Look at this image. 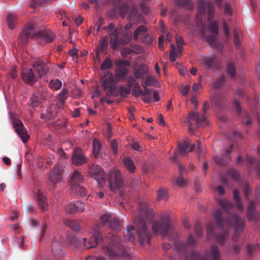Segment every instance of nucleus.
<instances>
[{"label":"nucleus","mask_w":260,"mask_h":260,"mask_svg":"<svg viewBox=\"0 0 260 260\" xmlns=\"http://www.w3.org/2000/svg\"><path fill=\"white\" fill-rule=\"evenodd\" d=\"M139 209L143 217H136L135 223L137 227V235L139 238V242L140 244L144 243V240L146 238H149V235L148 230L144 223L145 218L146 220H149L153 217L154 212L152 210H150L147 203L145 202H142L139 204Z\"/></svg>","instance_id":"1"},{"label":"nucleus","mask_w":260,"mask_h":260,"mask_svg":"<svg viewBox=\"0 0 260 260\" xmlns=\"http://www.w3.org/2000/svg\"><path fill=\"white\" fill-rule=\"evenodd\" d=\"M207 9L208 11V19L210 22V25L208 26V30L210 33L213 34H218V22L215 21L212 22L213 19V15L215 12V9L212 6V4L210 3H206L203 1H200L198 6V11L197 14V18H199L203 14H205V9Z\"/></svg>","instance_id":"2"},{"label":"nucleus","mask_w":260,"mask_h":260,"mask_svg":"<svg viewBox=\"0 0 260 260\" xmlns=\"http://www.w3.org/2000/svg\"><path fill=\"white\" fill-rule=\"evenodd\" d=\"M120 239L116 236H113L110 240L109 245L102 246L103 250L110 256H117L123 254L122 247L120 244Z\"/></svg>","instance_id":"3"},{"label":"nucleus","mask_w":260,"mask_h":260,"mask_svg":"<svg viewBox=\"0 0 260 260\" xmlns=\"http://www.w3.org/2000/svg\"><path fill=\"white\" fill-rule=\"evenodd\" d=\"M62 168L60 165L57 164L53 169L47 173V183L50 186L54 187L62 180Z\"/></svg>","instance_id":"4"},{"label":"nucleus","mask_w":260,"mask_h":260,"mask_svg":"<svg viewBox=\"0 0 260 260\" xmlns=\"http://www.w3.org/2000/svg\"><path fill=\"white\" fill-rule=\"evenodd\" d=\"M115 64L116 77L119 81L124 80L128 73L127 68L130 66L129 62L125 59H121L116 61Z\"/></svg>","instance_id":"5"},{"label":"nucleus","mask_w":260,"mask_h":260,"mask_svg":"<svg viewBox=\"0 0 260 260\" xmlns=\"http://www.w3.org/2000/svg\"><path fill=\"white\" fill-rule=\"evenodd\" d=\"M170 218L169 216L162 217L160 221H154L152 226V230L156 234H160L163 236L166 235L169 229Z\"/></svg>","instance_id":"6"},{"label":"nucleus","mask_w":260,"mask_h":260,"mask_svg":"<svg viewBox=\"0 0 260 260\" xmlns=\"http://www.w3.org/2000/svg\"><path fill=\"white\" fill-rule=\"evenodd\" d=\"M13 126L18 135L21 138V140L26 142L29 138L26 129L24 127L21 120L17 116H14L12 113H10Z\"/></svg>","instance_id":"7"},{"label":"nucleus","mask_w":260,"mask_h":260,"mask_svg":"<svg viewBox=\"0 0 260 260\" xmlns=\"http://www.w3.org/2000/svg\"><path fill=\"white\" fill-rule=\"evenodd\" d=\"M88 168L89 175L97 181L98 184L102 185L106 179L103 169L99 165L93 164L89 165Z\"/></svg>","instance_id":"8"},{"label":"nucleus","mask_w":260,"mask_h":260,"mask_svg":"<svg viewBox=\"0 0 260 260\" xmlns=\"http://www.w3.org/2000/svg\"><path fill=\"white\" fill-rule=\"evenodd\" d=\"M103 86L104 90H108L110 93H113V95L117 96L118 93L116 92V87L115 86V82L114 75L112 73H108L102 77Z\"/></svg>","instance_id":"9"},{"label":"nucleus","mask_w":260,"mask_h":260,"mask_svg":"<svg viewBox=\"0 0 260 260\" xmlns=\"http://www.w3.org/2000/svg\"><path fill=\"white\" fill-rule=\"evenodd\" d=\"M37 29V24L35 22L30 21L27 23L25 28L19 37V40L24 43L36 36Z\"/></svg>","instance_id":"10"},{"label":"nucleus","mask_w":260,"mask_h":260,"mask_svg":"<svg viewBox=\"0 0 260 260\" xmlns=\"http://www.w3.org/2000/svg\"><path fill=\"white\" fill-rule=\"evenodd\" d=\"M72 160L73 165L80 166L87 164L88 158L85 156L81 149L76 148L72 153Z\"/></svg>","instance_id":"11"},{"label":"nucleus","mask_w":260,"mask_h":260,"mask_svg":"<svg viewBox=\"0 0 260 260\" xmlns=\"http://www.w3.org/2000/svg\"><path fill=\"white\" fill-rule=\"evenodd\" d=\"M110 187L113 191H116L120 189L123 185L120 173L119 171L113 172L109 179Z\"/></svg>","instance_id":"12"},{"label":"nucleus","mask_w":260,"mask_h":260,"mask_svg":"<svg viewBox=\"0 0 260 260\" xmlns=\"http://www.w3.org/2000/svg\"><path fill=\"white\" fill-rule=\"evenodd\" d=\"M194 121L198 125H203L206 123V117L204 115H201L199 113L191 112L189 114V118L187 121L189 123V130L191 132L193 129L192 124L190 121Z\"/></svg>","instance_id":"13"},{"label":"nucleus","mask_w":260,"mask_h":260,"mask_svg":"<svg viewBox=\"0 0 260 260\" xmlns=\"http://www.w3.org/2000/svg\"><path fill=\"white\" fill-rule=\"evenodd\" d=\"M22 80L26 84L33 85L37 81V78L31 69H23L21 74Z\"/></svg>","instance_id":"14"},{"label":"nucleus","mask_w":260,"mask_h":260,"mask_svg":"<svg viewBox=\"0 0 260 260\" xmlns=\"http://www.w3.org/2000/svg\"><path fill=\"white\" fill-rule=\"evenodd\" d=\"M37 30H38V29ZM36 36H37V41L41 44L50 43L52 42L55 37V36L52 33L44 32L40 31H38V30H37Z\"/></svg>","instance_id":"15"},{"label":"nucleus","mask_w":260,"mask_h":260,"mask_svg":"<svg viewBox=\"0 0 260 260\" xmlns=\"http://www.w3.org/2000/svg\"><path fill=\"white\" fill-rule=\"evenodd\" d=\"M190 141L188 138H185L183 140L182 143H180L178 144V151L174 154V156L171 157V159L175 161L178 155L186 154L188 151L187 149L190 144Z\"/></svg>","instance_id":"16"},{"label":"nucleus","mask_w":260,"mask_h":260,"mask_svg":"<svg viewBox=\"0 0 260 260\" xmlns=\"http://www.w3.org/2000/svg\"><path fill=\"white\" fill-rule=\"evenodd\" d=\"M32 67L40 78H42L46 75L49 71L48 67L41 60L37 61L34 64Z\"/></svg>","instance_id":"17"},{"label":"nucleus","mask_w":260,"mask_h":260,"mask_svg":"<svg viewBox=\"0 0 260 260\" xmlns=\"http://www.w3.org/2000/svg\"><path fill=\"white\" fill-rule=\"evenodd\" d=\"M122 29V26L116 27L110 34L111 36L110 43L111 47L114 49L118 46V36L121 32Z\"/></svg>","instance_id":"18"},{"label":"nucleus","mask_w":260,"mask_h":260,"mask_svg":"<svg viewBox=\"0 0 260 260\" xmlns=\"http://www.w3.org/2000/svg\"><path fill=\"white\" fill-rule=\"evenodd\" d=\"M84 176L82 174L81 172L75 170L73 172L70 180V183L71 185L74 184H77L82 183L84 180Z\"/></svg>","instance_id":"19"},{"label":"nucleus","mask_w":260,"mask_h":260,"mask_svg":"<svg viewBox=\"0 0 260 260\" xmlns=\"http://www.w3.org/2000/svg\"><path fill=\"white\" fill-rule=\"evenodd\" d=\"M100 240V237H97L95 235L91 237L87 241L86 238H84V245L87 249L93 248L96 246Z\"/></svg>","instance_id":"20"},{"label":"nucleus","mask_w":260,"mask_h":260,"mask_svg":"<svg viewBox=\"0 0 260 260\" xmlns=\"http://www.w3.org/2000/svg\"><path fill=\"white\" fill-rule=\"evenodd\" d=\"M171 50L170 51V60L174 62L176 60V58L179 57L181 55V50L180 47L176 48L173 44H171Z\"/></svg>","instance_id":"21"},{"label":"nucleus","mask_w":260,"mask_h":260,"mask_svg":"<svg viewBox=\"0 0 260 260\" xmlns=\"http://www.w3.org/2000/svg\"><path fill=\"white\" fill-rule=\"evenodd\" d=\"M123 164L124 167L126 168V169L132 172L133 173L136 170V166L132 158L129 156H125L124 157L123 159Z\"/></svg>","instance_id":"22"},{"label":"nucleus","mask_w":260,"mask_h":260,"mask_svg":"<svg viewBox=\"0 0 260 260\" xmlns=\"http://www.w3.org/2000/svg\"><path fill=\"white\" fill-rule=\"evenodd\" d=\"M71 191L72 192L81 196L86 195V191L85 188L80 184L72 185L71 186Z\"/></svg>","instance_id":"23"},{"label":"nucleus","mask_w":260,"mask_h":260,"mask_svg":"<svg viewBox=\"0 0 260 260\" xmlns=\"http://www.w3.org/2000/svg\"><path fill=\"white\" fill-rule=\"evenodd\" d=\"M17 17L16 15L13 13L7 15L6 17V22L9 28L12 29L14 28L17 21Z\"/></svg>","instance_id":"24"},{"label":"nucleus","mask_w":260,"mask_h":260,"mask_svg":"<svg viewBox=\"0 0 260 260\" xmlns=\"http://www.w3.org/2000/svg\"><path fill=\"white\" fill-rule=\"evenodd\" d=\"M148 71V68L147 66L145 65H141L135 71V77L137 79L142 78L144 74H147Z\"/></svg>","instance_id":"25"},{"label":"nucleus","mask_w":260,"mask_h":260,"mask_svg":"<svg viewBox=\"0 0 260 260\" xmlns=\"http://www.w3.org/2000/svg\"><path fill=\"white\" fill-rule=\"evenodd\" d=\"M134 228L132 225L127 227L126 233L124 235V240L125 241L133 242L135 240V236L133 233Z\"/></svg>","instance_id":"26"},{"label":"nucleus","mask_w":260,"mask_h":260,"mask_svg":"<svg viewBox=\"0 0 260 260\" xmlns=\"http://www.w3.org/2000/svg\"><path fill=\"white\" fill-rule=\"evenodd\" d=\"M46 119H51L55 117L57 113V107L55 105H51L47 110Z\"/></svg>","instance_id":"27"},{"label":"nucleus","mask_w":260,"mask_h":260,"mask_svg":"<svg viewBox=\"0 0 260 260\" xmlns=\"http://www.w3.org/2000/svg\"><path fill=\"white\" fill-rule=\"evenodd\" d=\"M49 86L53 90H58L62 86V82L57 79L51 80L49 83Z\"/></svg>","instance_id":"28"},{"label":"nucleus","mask_w":260,"mask_h":260,"mask_svg":"<svg viewBox=\"0 0 260 260\" xmlns=\"http://www.w3.org/2000/svg\"><path fill=\"white\" fill-rule=\"evenodd\" d=\"M143 86L144 87V92L142 95H143L142 100L145 103H150L152 101L150 90L147 88L146 86H145L144 85H143Z\"/></svg>","instance_id":"29"},{"label":"nucleus","mask_w":260,"mask_h":260,"mask_svg":"<svg viewBox=\"0 0 260 260\" xmlns=\"http://www.w3.org/2000/svg\"><path fill=\"white\" fill-rule=\"evenodd\" d=\"M68 95V90L67 88H63L61 91L57 95L58 99L61 104H64Z\"/></svg>","instance_id":"30"},{"label":"nucleus","mask_w":260,"mask_h":260,"mask_svg":"<svg viewBox=\"0 0 260 260\" xmlns=\"http://www.w3.org/2000/svg\"><path fill=\"white\" fill-rule=\"evenodd\" d=\"M131 90V86L128 84L126 87L123 86H119V92L121 97H125L129 94Z\"/></svg>","instance_id":"31"},{"label":"nucleus","mask_w":260,"mask_h":260,"mask_svg":"<svg viewBox=\"0 0 260 260\" xmlns=\"http://www.w3.org/2000/svg\"><path fill=\"white\" fill-rule=\"evenodd\" d=\"M143 92L144 91L141 88L138 82H135L132 91L133 95L135 97H139L142 95Z\"/></svg>","instance_id":"32"},{"label":"nucleus","mask_w":260,"mask_h":260,"mask_svg":"<svg viewBox=\"0 0 260 260\" xmlns=\"http://www.w3.org/2000/svg\"><path fill=\"white\" fill-rule=\"evenodd\" d=\"M145 84L146 86L153 85L155 87H157L159 85L157 79L152 76H148L146 78Z\"/></svg>","instance_id":"33"},{"label":"nucleus","mask_w":260,"mask_h":260,"mask_svg":"<svg viewBox=\"0 0 260 260\" xmlns=\"http://www.w3.org/2000/svg\"><path fill=\"white\" fill-rule=\"evenodd\" d=\"M101 148V144L100 142L96 139L93 141V153L95 157H96L99 154Z\"/></svg>","instance_id":"34"},{"label":"nucleus","mask_w":260,"mask_h":260,"mask_svg":"<svg viewBox=\"0 0 260 260\" xmlns=\"http://www.w3.org/2000/svg\"><path fill=\"white\" fill-rule=\"evenodd\" d=\"M218 203L225 210L230 209L232 206V204L228 200L226 199H219Z\"/></svg>","instance_id":"35"},{"label":"nucleus","mask_w":260,"mask_h":260,"mask_svg":"<svg viewBox=\"0 0 260 260\" xmlns=\"http://www.w3.org/2000/svg\"><path fill=\"white\" fill-rule=\"evenodd\" d=\"M168 194L166 189H159L157 191V199L158 201H162L166 199Z\"/></svg>","instance_id":"36"},{"label":"nucleus","mask_w":260,"mask_h":260,"mask_svg":"<svg viewBox=\"0 0 260 260\" xmlns=\"http://www.w3.org/2000/svg\"><path fill=\"white\" fill-rule=\"evenodd\" d=\"M214 215H215V218L216 223L217 226L219 229H221L222 223L224 224L225 222H226V221H222V219H221L220 213L219 210L216 211L214 213Z\"/></svg>","instance_id":"37"},{"label":"nucleus","mask_w":260,"mask_h":260,"mask_svg":"<svg viewBox=\"0 0 260 260\" xmlns=\"http://www.w3.org/2000/svg\"><path fill=\"white\" fill-rule=\"evenodd\" d=\"M233 197L235 201L237 203V208L240 210H242L243 207L242 204L240 202V198L237 190H235L233 191Z\"/></svg>","instance_id":"38"},{"label":"nucleus","mask_w":260,"mask_h":260,"mask_svg":"<svg viewBox=\"0 0 260 260\" xmlns=\"http://www.w3.org/2000/svg\"><path fill=\"white\" fill-rule=\"evenodd\" d=\"M120 222L119 220L117 218H114L110 222L109 226L113 230H118L120 228Z\"/></svg>","instance_id":"39"},{"label":"nucleus","mask_w":260,"mask_h":260,"mask_svg":"<svg viewBox=\"0 0 260 260\" xmlns=\"http://www.w3.org/2000/svg\"><path fill=\"white\" fill-rule=\"evenodd\" d=\"M226 73L230 77H233L235 76V69L234 63L232 61L229 62L226 69Z\"/></svg>","instance_id":"40"},{"label":"nucleus","mask_w":260,"mask_h":260,"mask_svg":"<svg viewBox=\"0 0 260 260\" xmlns=\"http://www.w3.org/2000/svg\"><path fill=\"white\" fill-rule=\"evenodd\" d=\"M40 102V98L35 94H34L30 99V106L32 108L37 107Z\"/></svg>","instance_id":"41"},{"label":"nucleus","mask_w":260,"mask_h":260,"mask_svg":"<svg viewBox=\"0 0 260 260\" xmlns=\"http://www.w3.org/2000/svg\"><path fill=\"white\" fill-rule=\"evenodd\" d=\"M147 31V29L146 27L144 26H141L138 27L134 32V37L135 39H138V37L146 32Z\"/></svg>","instance_id":"42"},{"label":"nucleus","mask_w":260,"mask_h":260,"mask_svg":"<svg viewBox=\"0 0 260 260\" xmlns=\"http://www.w3.org/2000/svg\"><path fill=\"white\" fill-rule=\"evenodd\" d=\"M112 62L110 58L107 57L104 62L102 64L101 69L106 70L112 67Z\"/></svg>","instance_id":"43"},{"label":"nucleus","mask_w":260,"mask_h":260,"mask_svg":"<svg viewBox=\"0 0 260 260\" xmlns=\"http://www.w3.org/2000/svg\"><path fill=\"white\" fill-rule=\"evenodd\" d=\"M66 224L67 225L69 226L71 229L74 231H78L79 230V223L73 220H68L66 222Z\"/></svg>","instance_id":"44"},{"label":"nucleus","mask_w":260,"mask_h":260,"mask_svg":"<svg viewBox=\"0 0 260 260\" xmlns=\"http://www.w3.org/2000/svg\"><path fill=\"white\" fill-rule=\"evenodd\" d=\"M111 95H113V93H110L109 91H107L106 93V96L103 97L101 99V103H104L105 102H106L108 104H112L113 103V101L111 100L110 99V96Z\"/></svg>","instance_id":"45"},{"label":"nucleus","mask_w":260,"mask_h":260,"mask_svg":"<svg viewBox=\"0 0 260 260\" xmlns=\"http://www.w3.org/2000/svg\"><path fill=\"white\" fill-rule=\"evenodd\" d=\"M132 148L136 151H142L143 149V145L139 142H133L131 144Z\"/></svg>","instance_id":"46"},{"label":"nucleus","mask_w":260,"mask_h":260,"mask_svg":"<svg viewBox=\"0 0 260 260\" xmlns=\"http://www.w3.org/2000/svg\"><path fill=\"white\" fill-rule=\"evenodd\" d=\"M75 203H70V204L67 205L65 206L64 208L67 213H73L74 212H75Z\"/></svg>","instance_id":"47"},{"label":"nucleus","mask_w":260,"mask_h":260,"mask_svg":"<svg viewBox=\"0 0 260 260\" xmlns=\"http://www.w3.org/2000/svg\"><path fill=\"white\" fill-rule=\"evenodd\" d=\"M190 88L189 85H182V88L180 90V93L184 96L187 95Z\"/></svg>","instance_id":"48"},{"label":"nucleus","mask_w":260,"mask_h":260,"mask_svg":"<svg viewBox=\"0 0 260 260\" xmlns=\"http://www.w3.org/2000/svg\"><path fill=\"white\" fill-rule=\"evenodd\" d=\"M75 212L83 211L85 208L84 204L81 202H76L75 203Z\"/></svg>","instance_id":"49"},{"label":"nucleus","mask_w":260,"mask_h":260,"mask_svg":"<svg viewBox=\"0 0 260 260\" xmlns=\"http://www.w3.org/2000/svg\"><path fill=\"white\" fill-rule=\"evenodd\" d=\"M212 256L214 260H218L219 258V252L215 246L212 247Z\"/></svg>","instance_id":"50"},{"label":"nucleus","mask_w":260,"mask_h":260,"mask_svg":"<svg viewBox=\"0 0 260 260\" xmlns=\"http://www.w3.org/2000/svg\"><path fill=\"white\" fill-rule=\"evenodd\" d=\"M230 178L238 180L240 179V174L236 170H232L229 174Z\"/></svg>","instance_id":"51"},{"label":"nucleus","mask_w":260,"mask_h":260,"mask_svg":"<svg viewBox=\"0 0 260 260\" xmlns=\"http://www.w3.org/2000/svg\"><path fill=\"white\" fill-rule=\"evenodd\" d=\"M214 59L213 57H208L205 59V64L207 67H211L214 62Z\"/></svg>","instance_id":"52"},{"label":"nucleus","mask_w":260,"mask_h":260,"mask_svg":"<svg viewBox=\"0 0 260 260\" xmlns=\"http://www.w3.org/2000/svg\"><path fill=\"white\" fill-rule=\"evenodd\" d=\"M111 215L110 213H105V214H103L101 217V222L103 224L106 223V222H107L110 218Z\"/></svg>","instance_id":"53"},{"label":"nucleus","mask_w":260,"mask_h":260,"mask_svg":"<svg viewBox=\"0 0 260 260\" xmlns=\"http://www.w3.org/2000/svg\"><path fill=\"white\" fill-rule=\"evenodd\" d=\"M234 220V224L239 225L240 227H242L244 225L243 222L240 219L238 216H233L232 217V220Z\"/></svg>","instance_id":"54"},{"label":"nucleus","mask_w":260,"mask_h":260,"mask_svg":"<svg viewBox=\"0 0 260 260\" xmlns=\"http://www.w3.org/2000/svg\"><path fill=\"white\" fill-rule=\"evenodd\" d=\"M111 147L112 149L113 153L116 154L117 153V142L116 140H112L111 142Z\"/></svg>","instance_id":"55"},{"label":"nucleus","mask_w":260,"mask_h":260,"mask_svg":"<svg viewBox=\"0 0 260 260\" xmlns=\"http://www.w3.org/2000/svg\"><path fill=\"white\" fill-rule=\"evenodd\" d=\"M198 151H197V155L199 158H202V154H203V149L201 148V143L200 141H198Z\"/></svg>","instance_id":"56"},{"label":"nucleus","mask_w":260,"mask_h":260,"mask_svg":"<svg viewBox=\"0 0 260 260\" xmlns=\"http://www.w3.org/2000/svg\"><path fill=\"white\" fill-rule=\"evenodd\" d=\"M40 204H41L42 208L44 210L47 207L46 203V198L45 197L42 196L40 197V199L39 200Z\"/></svg>","instance_id":"57"},{"label":"nucleus","mask_w":260,"mask_h":260,"mask_svg":"<svg viewBox=\"0 0 260 260\" xmlns=\"http://www.w3.org/2000/svg\"><path fill=\"white\" fill-rule=\"evenodd\" d=\"M207 40L211 45H215L217 41V39L214 37L207 38Z\"/></svg>","instance_id":"58"},{"label":"nucleus","mask_w":260,"mask_h":260,"mask_svg":"<svg viewBox=\"0 0 260 260\" xmlns=\"http://www.w3.org/2000/svg\"><path fill=\"white\" fill-rule=\"evenodd\" d=\"M184 44L183 38L181 37H179L176 39V44L178 47H180L181 46Z\"/></svg>","instance_id":"59"},{"label":"nucleus","mask_w":260,"mask_h":260,"mask_svg":"<svg viewBox=\"0 0 260 260\" xmlns=\"http://www.w3.org/2000/svg\"><path fill=\"white\" fill-rule=\"evenodd\" d=\"M226 238V235L224 234L223 235H220V236H217L216 237V239L217 241H218L219 242H223L224 240Z\"/></svg>","instance_id":"60"},{"label":"nucleus","mask_w":260,"mask_h":260,"mask_svg":"<svg viewBox=\"0 0 260 260\" xmlns=\"http://www.w3.org/2000/svg\"><path fill=\"white\" fill-rule=\"evenodd\" d=\"M143 41L147 44H150L153 41V38L149 36L148 35L145 36L143 39Z\"/></svg>","instance_id":"61"},{"label":"nucleus","mask_w":260,"mask_h":260,"mask_svg":"<svg viewBox=\"0 0 260 260\" xmlns=\"http://www.w3.org/2000/svg\"><path fill=\"white\" fill-rule=\"evenodd\" d=\"M153 98L154 102H158L160 100L158 92L156 90L153 91Z\"/></svg>","instance_id":"62"},{"label":"nucleus","mask_w":260,"mask_h":260,"mask_svg":"<svg viewBox=\"0 0 260 260\" xmlns=\"http://www.w3.org/2000/svg\"><path fill=\"white\" fill-rule=\"evenodd\" d=\"M103 28L106 29H107L108 32L110 34L111 32L115 29V26L113 23H110L108 27L106 28V27H104Z\"/></svg>","instance_id":"63"},{"label":"nucleus","mask_w":260,"mask_h":260,"mask_svg":"<svg viewBox=\"0 0 260 260\" xmlns=\"http://www.w3.org/2000/svg\"><path fill=\"white\" fill-rule=\"evenodd\" d=\"M176 183L178 186H182L185 184V181L183 178H179L176 180Z\"/></svg>","instance_id":"64"}]
</instances>
